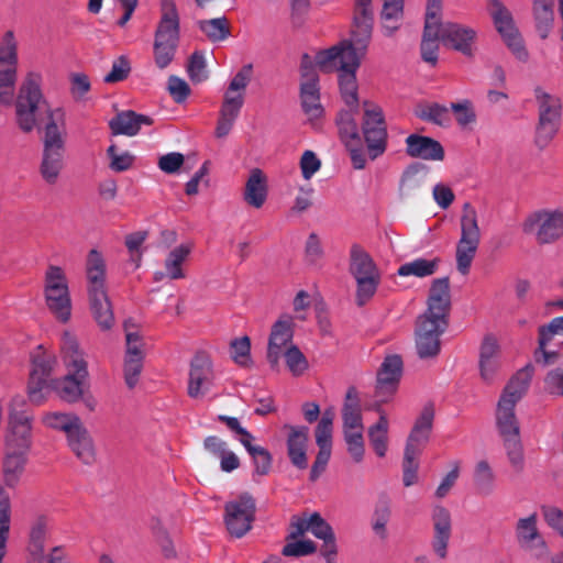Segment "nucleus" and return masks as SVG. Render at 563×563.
<instances>
[{"instance_id":"1","label":"nucleus","mask_w":563,"mask_h":563,"mask_svg":"<svg viewBox=\"0 0 563 563\" xmlns=\"http://www.w3.org/2000/svg\"><path fill=\"white\" fill-rule=\"evenodd\" d=\"M365 55L352 48L346 49L332 46L318 53L316 56V62L321 69L324 71H338L342 99L351 110L358 107L356 70Z\"/></svg>"},{"instance_id":"2","label":"nucleus","mask_w":563,"mask_h":563,"mask_svg":"<svg viewBox=\"0 0 563 563\" xmlns=\"http://www.w3.org/2000/svg\"><path fill=\"white\" fill-rule=\"evenodd\" d=\"M85 272L91 314L101 330H110L114 323V314L106 287V261L98 250L92 249L89 251Z\"/></svg>"},{"instance_id":"3","label":"nucleus","mask_w":563,"mask_h":563,"mask_svg":"<svg viewBox=\"0 0 563 563\" xmlns=\"http://www.w3.org/2000/svg\"><path fill=\"white\" fill-rule=\"evenodd\" d=\"M60 350L67 374L62 379L52 382L51 389L68 402L78 400L82 395V384L88 376L87 362L84 360L77 339L69 332L62 336Z\"/></svg>"},{"instance_id":"4","label":"nucleus","mask_w":563,"mask_h":563,"mask_svg":"<svg viewBox=\"0 0 563 563\" xmlns=\"http://www.w3.org/2000/svg\"><path fill=\"white\" fill-rule=\"evenodd\" d=\"M42 80L43 78L40 73L30 71L20 86L15 101V113L16 123L24 133L33 131L37 124L36 115L41 111L47 114L48 122H56L54 115L59 110L53 111L48 107L41 88Z\"/></svg>"},{"instance_id":"5","label":"nucleus","mask_w":563,"mask_h":563,"mask_svg":"<svg viewBox=\"0 0 563 563\" xmlns=\"http://www.w3.org/2000/svg\"><path fill=\"white\" fill-rule=\"evenodd\" d=\"M162 16L153 43L154 63L165 69L174 60L180 38L179 15L174 0H161Z\"/></svg>"},{"instance_id":"6","label":"nucleus","mask_w":563,"mask_h":563,"mask_svg":"<svg viewBox=\"0 0 563 563\" xmlns=\"http://www.w3.org/2000/svg\"><path fill=\"white\" fill-rule=\"evenodd\" d=\"M350 273L356 282V305L362 307L375 295L380 273L371 255L356 244L350 251Z\"/></svg>"},{"instance_id":"7","label":"nucleus","mask_w":563,"mask_h":563,"mask_svg":"<svg viewBox=\"0 0 563 563\" xmlns=\"http://www.w3.org/2000/svg\"><path fill=\"white\" fill-rule=\"evenodd\" d=\"M65 140L56 122H47L44 129L40 175L49 186L57 184L64 168Z\"/></svg>"},{"instance_id":"8","label":"nucleus","mask_w":563,"mask_h":563,"mask_svg":"<svg viewBox=\"0 0 563 563\" xmlns=\"http://www.w3.org/2000/svg\"><path fill=\"white\" fill-rule=\"evenodd\" d=\"M460 224L461 238L455 251L456 268L462 275H466L481 243L477 212L470 202L463 205Z\"/></svg>"},{"instance_id":"9","label":"nucleus","mask_w":563,"mask_h":563,"mask_svg":"<svg viewBox=\"0 0 563 563\" xmlns=\"http://www.w3.org/2000/svg\"><path fill=\"white\" fill-rule=\"evenodd\" d=\"M374 30V9L372 0H355L350 29V38L343 40L335 47L352 48L366 54Z\"/></svg>"},{"instance_id":"10","label":"nucleus","mask_w":563,"mask_h":563,"mask_svg":"<svg viewBox=\"0 0 563 563\" xmlns=\"http://www.w3.org/2000/svg\"><path fill=\"white\" fill-rule=\"evenodd\" d=\"M534 96L539 107V121L536 129V145L543 150L556 135L561 119V100L540 87L536 88Z\"/></svg>"},{"instance_id":"11","label":"nucleus","mask_w":563,"mask_h":563,"mask_svg":"<svg viewBox=\"0 0 563 563\" xmlns=\"http://www.w3.org/2000/svg\"><path fill=\"white\" fill-rule=\"evenodd\" d=\"M255 499L249 493L240 495L224 506V523L231 537L243 538L255 520Z\"/></svg>"},{"instance_id":"12","label":"nucleus","mask_w":563,"mask_h":563,"mask_svg":"<svg viewBox=\"0 0 563 563\" xmlns=\"http://www.w3.org/2000/svg\"><path fill=\"white\" fill-rule=\"evenodd\" d=\"M362 123L363 135L367 145L368 155L376 159L383 155L387 146V129L383 110L377 104L365 101Z\"/></svg>"},{"instance_id":"13","label":"nucleus","mask_w":563,"mask_h":563,"mask_svg":"<svg viewBox=\"0 0 563 563\" xmlns=\"http://www.w3.org/2000/svg\"><path fill=\"white\" fill-rule=\"evenodd\" d=\"M523 232L533 234L540 244H550L563 236V211H538L529 216L522 225Z\"/></svg>"},{"instance_id":"14","label":"nucleus","mask_w":563,"mask_h":563,"mask_svg":"<svg viewBox=\"0 0 563 563\" xmlns=\"http://www.w3.org/2000/svg\"><path fill=\"white\" fill-rule=\"evenodd\" d=\"M487 1L496 30L501 35L506 45L519 60H527L528 52L523 46L522 38L517 27L515 26L510 11L501 3L500 0Z\"/></svg>"},{"instance_id":"15","label":"nucleus","mask_w":563,"mask_h":563,"mask_svg":"<svg viewBox=\"0 0 563 563\" xmlns=\"http://www.w3.org/2000/svg\"><path fill=\"white\" fill-rule=\"evenodd\" d=\"M449 321H435L418 318L415 335L418 356L422 360L434 358L441 351V335L446 331Z\"/></svg>"},{"instance_id":"16","label":"nucleus","mask_w":563,"mask_h":563,"mask_svg":"<svg viewBox=\"0 0 563 563\" xmlns=\"http://www.w3.org/2000/svg\"><path fill=\"white\" fill-rule=\"evenodd\" d=\"M55 363L56 360L44 352H38L33 356L27 386L29 398L33 404L41 405L51 391L52 382H55L51 378Z\"/></svg>"},{"instance_id":"17","label":"nucleus","mask_w":563,"mask_h":563,"mask_svg":"<svg viewBox=\"0 0 563 563\" xmlns=\"http://www.w3.org/2000/svg\"><path fill=\"white\" fill-rule=\"evenodd\" d=\"M214 371L210 356L197 352L190 362L187 394L192 399L202 398L214 385Z\"/></svg>"},{"instance_id":"18","label":"nucleus","mask_w":563,"mask_h":563,"mask_svg":"<svg viewBox=\"0 0 563 563\" xmlns=\"http://www.w3.org/2000/svg\"><path fill=\"white\" fill-rule=\"evenodd\" d=\"M441 41L452 49L472 58L476 53L477 32L455 22H440Z\"/></svg>"},{"instance_id":"19","label":"nucleus","mask_w":563,"mask_h":563,"mask_svg":"<svg viewBox=\"0 0 563 563\" xmlns=\"http://www.w3.org/2000/svg\"><path fill=\"white\" fill-rule=\"evenodd\" d=\"M302 81L300 84L301 108L309 121L317 120L323 115V107L320 102V89L318 75L312 67L305 64L301 66Z\"/></svg>"},{"instance_id":"20","label":"nucleus","mask_w":563,"mask_h":563,"mask_svg":"<svg viewBox=\"0 0 563 563\" xmlns=\"http://www.w3.org/2000/svg\"><path fill=\"white\" fill-rule=\"evenodd\" d=\"M402 358L398 354L387 355L384 358L377 372L375 387V395L380 401H387L396 393L402 374Z\"/></svg>"},{"instance_id":"21","label":"nucleus","mask_w":563,"mask_h":563,"mask_svg":"<svg viewBox=\"0 0 563 563\" xmlns=\"http://www.w3.org/2000/svg\"><path fill=\"white\" fill-rule=\"evenodd\" d=\"M294 336V320L290 316H284L272 327L267 346V361L273 369H278L283 349H287Z\"/></svg>"},{"instance_id":"22","label":"nucleus","mask_w":563,"mask_h":563,"mask_svg":"<svg viewBox=\"0 0 563 563\" xmlns=\"http://www.w3.org/2000/svg\"><path fill=\"white\" fill-rule=\"evenodd\" d=\"M451 309L450 282L448 277L434 279L428 297V309L420 317L435 321H449Z\"/></svg>"},{"instance_id":"23","label":"nucleus","mask_w":563,"mask_h":563,"mask_svg":"<svg viewBox=\"0 0 563 563\" xmlns=\"http://www.w3.org/2000/svg\"><path fill=\"white\" fill-rule=\"evenodd\" d=\"M434 419V407L432 404L426 405L408 435L405 453L420 455L427 445L432 431Z\"/></svg>"},{"instance_id":"24","label":"nucleus","mask_w":563,"mask_h":563,"mask_svg":"<svg viewBox=\"0 0 563 563\" xmlns=\"http://www.w3.org/2000/svg\"><path fill=\"white\" fill-rule=\"evenodd\" d=\"M481 378L490 384L494 382L500 367V349L494 334H486L479 346L478 360Z\"/></svg>"},{"instance_id":"25","label":"nucleus","mask_w":563,"mask_h":563,"mask_svg":"<svg viewBox=\"0 0 563 563\" xmlns=\"http://www.w3.org/2000/svg\"><path fill=\"white\" fill-rule=\"evenodd\" d=\"M433 522V538H432V550L439 559H445L448 556V547L452 533V520L450 511L442 507L437 506L432 514Z\"/></svg>"},{"instance_id":"26","label":"nucleus","mask_w":563,"mask_h":563,"mask_svg":"<svg viewBox=\"0 0 563 563\" xmlns=\"http://www.w3.org/2000/svg\"><path fill=\"white\" fill-rule=\"evenodd\" d=\"M67 445L73 454L85 465L96 462L97 452L93 439L88 429L81 422L66 437Z\"/></svg>"},{"instance_id":"27","label":"nucleus","mask_w":563,"mask_h":563,"mask_svg":"<svg viewBox=\"0 0 563 563\" xmlns=\"http://www.w3.org/2000/svg\"><path fill=\"white\" fill-rule=\"evenodd\" d=\"M284 428L289 430L287 438V454L291 464L299 470L307 468L309 428L305 426L294 427L290 424H285Z\"/></svg>"},{"instance_id":"28","label":"nucleus","mask_w":563,"mask_h":563,"mask_svg":"<svg viewBox=\"0 0 563 563\" xmlns=\"http://www.w3.org/2000/svg\"><path fill=\"white\" fill-rule=\"evenodd\" d=\"M516 533L518 542L525 551L531 552L536 556L545 554L547 547L538 532L536 515L519 519Z\"/></svg>"},{"instance_id":"29","label":"nucleus","mask_w":563,"mask_h":563,"mask_svg":"<svg viewBox=\"0 0 563 563\" xmlns=\"http://www.w3.org/2000/svg\"><path fill=\"white\" fill-rule=\"evenodd\" d=\"M406 153L412 158L424 161H443L444 148L441 143L432 137L419 134H410L406 139Z\"/></svg>"},{"instance_id":"30","label":"nucleus","mask_w":563,"mask_h":563,"mask_svg":"<svg viewBox=\"0 0 563 563\" xmlns=\"http://www.w3.org/2000/svg\"><path fill=\"white\" fill-rule=\"evenodd\" d=\"M244 101L245 99L242 95H236V97L223 95L214 132L218 139L225 137L230 133L241 113Z\"/></svg>"},{"instance_id":"31","label":"nucleus","mask_w":563,"mask_h":563,"mask_svg":"<svg viewBox=\"0 0 563 563\" xmlns=\"http://www.w3.org/2000/svg\"><path fill=\"white\" fill-rule=\"evenodd\" d=\"M153 119L148 115L139 114L132 110L117 113L109 122L113 135H136L142 125H152Z\"/></svg>"},{"instance_id":"32","label":"nucleus","mask_w":563,"mask_h":563,"mask_svg":"<svg viewBox=\"0 0 563 563\" xmlns=\"http://www.w3.org/2000/svg\"><path fill=\"white\" fill-rule=\"evenodd\" d=\"M49 528V520L45 516H38L31 526L27 551L33 563L44 562Z\"/></svg>"},{"instance_id":"33","label":"nucleus","mask_w":563,"mask_h":563,"mask_svg":"<svg viewBox=\"0 0 563 563\" xmlns=\"http://www.w3.org/2000/svg\"><path fill=\"white\" fill-rule=\"evenodd\" d=\"M245 202L253 208H261L267 198V178L260 168H253L245 184L243 194Z\"/></svg>"},{"instance_id":"34","label":"nucleus","mask_w":563,"mask_h":563,"mask_svg":"<svg viewBox=\"0 0 563 563\" xmlns=\"http://www.w3.org/2000/svg\"><path fill=\"white\" fill-rule=\"evenodd\" d=\"M343 431L363 429L362 408L357 389L349 387L342 408Z\"/></svg>"},{"instance_id":"35","label":"nucleus","mask_w":563,"mask_h":563,"mask_svg":"<svg viewBox=\"0 0 563 563\" xmlns=\"http://www.w3.org/2000/svg\"><path fill=\"white\" fill-rule=\"evenodd\" d=\"M532 377V368L527 366L518 371L508 382L499 400H506L509 405L516 406L526 395Z\"/></svg>"},{"instance_id":"36","label":"nucleus","mask_w":563,"mask_h":563,"mask_svg":"<svg viewBox=\"0 0 563 563\" xmlns=\"http://www.w3.org/2000/svg\"><path fill=\"white\" fill-rule=\"evenodd\" d=\"M45 301L48 310L54 317L66 323L69 321L71 316V299L69 290L52 291L44 290Z\"/></svg>"},{"instance_id":"37","label":"nucleus","mask_w":563,"mask_h":563,"mask_svg":"<svg viewBox=\"0 0 563 563\" xmlns=\"http://www.w3.org/2000/svg\"><path fill=\"white\" fill-rule=\"evenodd\" d=\"M192 247V243H183L167 254L164 261L167 278L173 280L185 278L183 264L190 255Z\"/></svg>"},{"instance_id":"38","label":"nucleus","mask_w":563,"mask_h":563,"mask_svg":"<svg viewBox=\"0 0 563 563\" xmlns=\"http://www.w3.org/2000/svg\"><path fill=\"white\" fill-rule=\"evenodd\" d=\"M439 40H441L440 25L424 23L420 45L421 58L432 66L438 62Z\"/></svg>"},{"instance_id":"39","label":"nucleus","mask_w":563,"mask_h":563,"mask_svg":"<svg viewBox=\"0 0 563 563\" xmlns=\"http://www.w3.org/2000/svg\"><path fill=\"white\" fill-rule=\"evenodd\" d=\"M198 29L212 43L225 41L231 35V25L227 16L199 20Z\"/></svg>"},{"instance_id":"40","label":"nucleus","mask_w":563,"mask_h":563,"mask_svg":"<svg viewBox=\"0 0 563 563\" xmlns=\"http://www.w3.org/2000/svg\"><path fill=\"white\" fill-rule=\"evenodd\" d=\"M473 482L477 495L487 497L494 494L496 489V475L487 461L476 463Z\"/></svg>"},{"instance_id":"41","label":"nucleus","mask_w":563,"mask_h":563,"mask_svg":"<svg viewBox=\"0 0 563 563\" xmlns=\"http://www.w3.org/2000/svg\"><path fill=\"white\" fill-rule=\"evenodd\" d=\"M536 29L541 38H547L554 21L553 0H533Z\"/></svg>"},{"instance_id":"42","label":"nucleus","mask_w":563,"mask_h":563,"mask_svg":"<svg viewBox=\"0 0 563 563\" xmlns=\"http://www.w3.org/2000/svg\"><path fill=\"white\" fill-rule=\"evenodd\" d=\"M514 405H509L506 400H499L496 410L497 428L501 437L519 434L520 428L515 415Z\"/></svg>"},{"instance_id":"43","label":"nucleus","mask_w":563,"mask_h":563,"mask_svg":"<svg viewBox=\"0 0 563 563\" xmlns=\"http://www.w3.org/2000/svg\"><path fill=\"white\" fill-rule=\"evenodd\" d=\"M427 175V167L420 163L409 165L402 173L399 192L401 196H408L413 190L421 187Z\"/></svg>"},{"instance_id":"44","label":"nucleus","mask_w":563,"mask_h":563,"mask_svg":"<svg viewBox=\"0 0 563 563\" xmlns=\"http://www.w3.org/2000/svg\"><path fill=\"white\" fill-rule=\"evenodd\" d=\"M309 531L318 539L323 540L325 551L333 552V543H335V536L332 527L321 517L319 512H313L309 516Z\"/></svg>"},{"instance_id":"45","label":"nucleus","mask_w":563,"mask_h":563,"mask_svg":"<svg viewBox=\"0 0 563 563\" xmlns=\"http://www.w3.org/2000/svg\"><path fill=\"white\" fill-rule=\"evenodd\" d=\"M32 420L33 416L27 409L25 398L20 395L12 397L9 404V427H32Z\"/></svg>"},{"instance_id":"46","label":"nucleus","mask_w":563,"mask_h":563,"mask_svg":"<svg viewBox=\"0 0 563 563\" xmlns=\"http://www.w3.org/2000/svg\"><path fill=\"white\" fill-rule=\"evenodd\" d=\"M387 432L388 419L385 415H380L378 421L368 429L369 442L379 457L385 456L387 451Z\"/></svg>"},{"instance_id":"47","label":"nucleus","mask_w":563,"mask_h":563,"mask_svg":"<svg viewBox=\"0 0 563 563\" xmlns=\"http://www.w3.org/2000/svg\"><path fill=\"white\" fill-rule=\"evenodd\" d=\"M43 423L55 430H60L66 433V437L82 421L73 413L48 412L42 419Z\"/></svg>"},{"instance_id":"48","label":"nucleus","mask_w":563,"mask_h":563,"mask_svg":"<svg viewBox=\"0 0 563 563\" xmlns=\"http://www.w3.org/2000/svg\"><path fill=\"white\" fill-rule=\"evenodd\" d=\"M439 264V260H426V258H416L411 262L402 264L398 268L399 276H417V277H426L432 275Z\"/></svg>"},{"instance_id":"49","label":"nucleus","mask_w":563,"mask_h":563,"mask_svg":"<svg viewBox=\"0 0 563 563\" xmlns=\"http://www.w3.org/2000/svg\"><path fill=\"white\" fill-rule=\"evenodd\" d=\"M10 532V501L5 492L0 488V563L7 553V542Z\"/></svg>"},{"instance_id":"50","label":"nucleus","mask_w":563,"mask_h":563,"mask_svg":"<svg viewBox=\"0 0 563 563\" xmlns=\"http://www.w3.org/2000/svg\"><path fill=\"white\" fill-rule=\"evenodd\" d=\"M243 446L252 456L255 473L261 476L267 475L272 468L271 453L263 446L254 445L252 441H243Z\"/></svg>"},{"instance_id":"51","label":"nucleus","mask_w":563,"mask_h":563,"mask_svg":"<svg viewBox=\"0 0 563 563\" xmlns=\"http://www.w3.org/2000/svg\"><path fill=\"white\" fill-rule=\"evenodd\" d=\"M336 124L339 126L340 136L345 144H357L360 142L361 137L358 134L357 124L354 120L351 109L349 111H341L339 113Z\"/></svg>"},{"instance_id":"52","label":"nucleus","mask_w":563,"mask_h":563,"mask_svg":"<svg viewBox=\"0 0 563 563\" xmlns=\"http://www.w3.org/2000/svg\"><path fill=\"white\" fill-rule=\"evenodd\" d=\"M448 112L445 106L435 102L419 104L415 110L419 119L438 125H443L448 121Z\"/></svg>"},{"instance_id":"53","label":"nucleus","mask_w":563,"mask_h":563,"mask_svg":"<svg viewBox=\"0 0 563 563\" xmlns=\"http://www.w3.org/2000/svg\"><path fill=\"white\" fill-rule=\"evenodd\" d=\"M26 452L27 451L8 449V453L3 462V470L7 476V481H15L22 473L26 461Z\"/></svg>"},{"instance_id":"54","label":"nucleus","mask_w":563,"mask_h":563,"mask_svg":"<svg viewBox=\"0 0 563 563\" xmlns=\"http://www.w3.org/2000/svg\"><path fill=\"white\" fill-rule=\"evenodd\" d=\"M32 427H10V434L7 438V448L20 451H27L31 446Z\"/></svg>"},{"instance_id":"55","label":"nucleus","mask_w":563,"mask_h":563,"mask_svg":"<svg viewBox=\"0 0 563 563\" xmlns=\"http://www.w3.org/2000/svg\"><path fill=\"white\" fill-rule=\"evenodd\" d=\"M130 321L124 322L125 356L129 358H144V341L137 331L132 330Z\"/></svg>"},{"instance_id":"56","label":"nucleus","mask_w":563,"mask_h":563,"mask_svg":"<svg viewBox=\"0 0 563 563\" xmlns=\"http://www.w3.org/2000/svg\"><path fill=\"white\" fill-rule=\"evenodd\" d=\"M253 65L246 64L234 75L229 82V86L224 93L235 96L242 95L245 98V89L252 80Z\"/></svg>"},{"instance_id":"57","label":"nucleus","mask_w":563,"mask_h":563,"mask_svg":"<svg viewBox=\"0 0 563 563\" xmlns=\"http://www.w3.org/2000/svg\"><path fill=\"white\" fill-rule=\"evenodd\" d=\"M510 464L516 471L523 468V450L519 434L503 437Z\"/></svg>"},{"instance_id":"58","label":"nucleus","mask_w":563,"mask_h":563,"mask_svg":"<svg viewBox=\"0 0 563 563\" xmlns=\"http://www.w3.org/2000/svg\"><path fill=\"white\" fill-rule=\"evenodd\" d=\"M44 290L54 292L69 290L68 280L64 269L56 265H49L44 277Z\"/></svg>"},{"instance_id":"59","label":"nucleus","mask_w":563,"mask_h":563,"mask_svg":"<svg viewBox=\"0 0 563 563\" xmlns=\"http://www.w3.org/2000/svg\"><path fill=\"white\" fill-rule=\"evenodd\" d=\"M231 354L234 362L241 366L247 367L252 364L251 360V340L244 335L234 339L230 343Z\"/></svg>"},{"instance_id":"60","label":"nucleus","mask_w":563,"mask_h":563,"mask_svg":"<svg viewBox=\"0 0 563 563\" xmlns=\"http://www.w3.org/2000/svg\"><path fill=\"white\" fill-rule=\"evenodd\" d=\"M0 64L16 66L18 64V44L12 31H7L0 44Z\"/></svg>"},{"instance_id":"61","label":"nucleus","mask_w":563,"mask_h":563,"mask_svg":"<svg viewBox=\"0 0 563 563\" xmlns=\"http://www.w3.org/2000/svg\"><path fill=\"white\" fill-rule=\"evenodd\" d=\"M286 365L295 376L303 374L308 368V361L302 352L294 344H290L284 352Z\"/></svg>"},{"instance_id":"62","label":"nucleus","mask_w":563,"mask_h":563,"mask_svg":"<svg viewBox=\"0 0 563 563\" xmlns=\"http://www.w3.org/2000/svg\"><path fill=\"white\" fill-rule=\"evenodd\" d=\"M187 73L191 81L202 82L208 78L203 53L196 51L191 54L187 65Z\"/></svg>"},{"instance_id":"63","label":"nucleus","mask_w":563,"mask_h":563,"mask_svg":"<svg viewBox=\"0 0 563 563\" xmlns=\"http://www.w3.org/2000/svg\"><path fill=\"white\" fill-rule=\"evenodd\" d=\"M347 451L355 462H361L364 457V438L363 429L343 431Z\"/></svg>"},{"instance_id":"64","label":"nucleus","mask_w":563,"mask_h":563,"mask_svg":"<svg viewBox=\"0 0 563 563\" xmlns=\"http://www.w3.org/2000/svg\"><path fill=\"white\" fill-rule=\"evenodd\" d=\"M317 547L311 540H290L284 545L282 554L284 556H306L314 553Z\"/></svg>"}]
</instances>
